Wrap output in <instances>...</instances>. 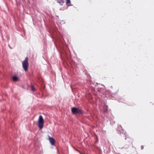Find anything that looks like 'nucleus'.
<instances>
[{
  "label": "nucleus",
  "instance_id": "1",
  "mask_svg": "<svg viewBox=\"0 0 154 154\" xmlns=\"http://www.w3.org/2000/svg\"><path fill=\"white\" fill-rule=\"evenodd\" d=\"M28 58L26 57L22 62L23 67L25 71H26L28 69L29 64L28 62Z\"/></svg>",
  "mask_w": 154,
  "mask_h": 154
},
{
  "label": "nucleus",
  "instance_id": "2",
  "mask_svg": "<svg viewBox=\"0 0 154 154\" xmlns=\"http://www.w3.org/2000/svg\"><path fill=\"white\" fill-rule=\"evenodd\" d=\"M44 119L42 116L41 115H40L38 120V126L40 129H41L43 126Z\"/></svg>",
  "mask_w": 154,
  "mask_h": 154
},
{
  "label": "nucleus",
  "instance_id": "3",
  "mask_svg": "<svg viewBox=\"0 0 154 154\" xmlns=\"http://www.w3.org/2000/svg\"><path fill=\"white\" fill-rule=\"evenodd\" d=\"M71 111L73 114H80L82 113V111L81 110L76 107L72 108Z\"/></svg>",
  "mask_w": 154,
  "mask_h": 154
},
{
  "label": "nucleus",
  "instance_id": "4",
  "mask_svg": "<svg viewBox=\"0 0 154 154\" xmlns=\"http://www.w3.org/2000/svg\"><path fill=\"white\" fill-rule=\"evenodd\" d=\"M49 140L52 145H54L55 140L53 137H49Z\"/></svg>",
  "mask_w": 154,
  "mask_h": 154
},
{
  "label": "nucleus",
  "instance_id": "5",
  "mask_svg": "<svg viewBox=\"0 0 154 154\" xmlns=\"http://www.w3.org/2000/svg\"><path fill=\"white\" fill-rule=\"evenodd\" d=\"M60 5H62L64 3V0H56Z\"/></svg>",
  "mask_w": 154,
  "mask_h": 154
},
{
  "label": "nucleus",
  "instance_id": "6",
  "mask_svg": "<svg viewBox=\"0 0 154 154\" xmlns=\"http://www.w3.org/2000/svg\"><path fill=\"white\" fill-rule=\"evenodd\" d=\"M12 79H13V80L14 81H15V82L17 81L18 80V78L16 76H14L13 77Z\"/></svg>",
  "mask_w": 154,
  "mask_h": 154
},
{
  "label": "nucleus",
  "instance_id": "7",
  "mask_svg": "<svg viewBox=\"0 0 154 154\" xmlns=\"http://www.w3.org/2000/svg\"><path fill=\"white\" fill-rule=\"evenodd\" d=\"M31 90L33 91H35V89L34 88L33 85H31Z\"/></svg>",
  "mask_w": 154,
  "mask_h": 154
},
{
  "label": "nucleus",
  "instance_id": "8",
  "mask_svg": "<svg viewBox=\"0 0 154 154\" xmlns=\"http://www.w3.org/2000/svg\"><path fill=\"white\" fill-rule=\"evenodd\" d=\"M66 4L68 5L71 2L70 0H66Z\"/></svg>",
  "mask_w": 154,
  "mask_h": 154
},
{
  "label": "nucleus",
  "instance_id": "9",
  "mask_svg": "<svg viewBox=\"0 0 154 154\" xmlns=\"http://www.w3.org/2000/svg\"><path fill=\"white\" fill-rule=\"evenodd\" d=\"M141 149H143V148H144V146H141Z\"/></svg>",
  "mask_w": 154,
  "mask_h": 154
},
{
  "label": "nucleus",
  "instance_id": "10",
  "mask_svg": "<svg viewBox=\"0 0 154 154\" xmlns=\"http://www.w3.org/2000/svg\"><path fill=\"white\" fill-rule=\"evenodd\" d=\"M79 152L81 154H83V153L82 152Z\"/></svg>",
  "mask_w": 154,
  "mask_h": 154
}]
</instances>
